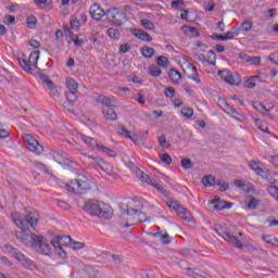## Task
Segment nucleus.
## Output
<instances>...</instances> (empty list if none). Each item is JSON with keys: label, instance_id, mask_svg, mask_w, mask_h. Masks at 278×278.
Segmentation results:
<instances>
[{"label": "nucleus", "instance_id": "f257e3e1", "mask_svg": "<svg viewBox=\"0 0 278 278\" xmlns=\"http://www.w3.org/2000/svg\"><path fill=\"white\" fill-rule=\"evenodd\" d=\"M11 218L14 225L21 228V231L15 232L16 240L22 242L25 247L34 248V243L38 239V235H31V230H29L27 226L30 225L33 229L38 227V212L31 211L26 214L24 218L17 213H12Z\"/></svg>", "mask_w": 278, "mask_h": 278}, {"label": "nucleus", "instance_id": "f03ea898", "mask_svg": "<svg viewBox=\"0 0 278 278\" xmlns=\"http://www.w3.org/2000/svg\"><path fill=\"white\" fill-rule=\"evenodd\" d=\"M84 211L89 214V216H97L104 220H110V218L114 216V210H112V206L99 200L87 201L85 203Z\"/></svg>", "mask_w": 278, "mask_h": 278}, {"label": "nucleus", "instance_id": "7ed1b4c3", "mask_svg": "<svg viewBox=\"0 0 278 278\" xmlns=\"http://www.w3.org/2000/svg\"><path fill=\"white\" fill-rule=\"evenodd\" d=\"M106 18L114 27H123V24L127 23V15L118 10V8L109 9L106 11Z\"/></svg>", "mask_w": 278, "mask_h": 278}, {"label": "nucleus", "instance_id": "20e7f679", "mask_svg": "<svg viewBox=\"0 0 278 278\" xmlns=\"http://www.w3.org/2000/svg\"><path fill=\"white\" fill-rule=\"evenodd\" d=\"M137 216L138 210L126 208L122 211L119 215V224L122 227H134L135 225H138V219L136 218Z\"/></svg>", "mask_w": 278, "mask_h": 278}, {"label": "nucleus", "instance_id": "39448f33", "mask_svg": "<svg viewBox=\"0 0 278 278\" xmlns=\"http://www.w3.org/2000/svg\"><path fill=\"white\" fill-rule=\"evenodd\" d=\"M3 252L8 255H11V257H14L17 262H20L23 266H29V258L21 252V250L14 248L10 243H5L3 245Z\"/></svg>", "mask_w": 278, "mask_h": 278}, {"label": "nucleus", "instance_id": "423d86ee", "mask_svg": "<svg viewBox=\"0 0 278 278\" xmlns=\"http://www.w3.org/2000/svg\"><path fill=\"white\" fill-rule=\"evenodd\" d=\"M73 242V238L71 236H56V241H51L52 247L54 248L55 253H58L59 257L62 260H66V252L62 248L61 244H71Z\"/></svg>", "mask_w": 278, "mask_h": 278}, {"label": "nucleus", "instance_id": "0eeeda50", "mask_svg": "<svg viewBox=\"0 0 278 278\" xmlns=\"http://www.w3.org/2000/svg\"><path fill=\"white\" fill-rule=\"evenodd\" d=\"M33 249H35V251H37V253H40L41 255H51V244H49L47 238L42 236L37 237L36 241L34 242Z\"/></svg>", "mask_w": 278, "mask_h": 278}, {"label": "nucleus", "instance_id": "6e6552de", "mask_svg": "<svg viewBox=\"0 0 278 278\" xmlns=\"http://www.w3.org/2000/svg\"><path fill=\"white\" fill-rule=\"evenodd\" d=\"M24 143L26 149L30 151V153H35V155H40L45 151L42 146L31 135H25L24 136Z\"/></svg>", "mask_w": 278, "mask_h": 278}, {"label": "nucleus", "instance_id": "1a4fd4ad", "mask_svg": "<svg viewBox=\"0 0 278 278\" xmlns=\"http://www.w3.org/2000/svg\"><path fill=\"white\" fill-rule=\"evenodd\" d=\"M217 75L225 81V84H229L230 86H240V83L242 81L238 73H231L227 70L218 71Z\"/></svg>", "mask_w": 278, "mask_h": 278}, {"label": "nucleus", "instance_id": "9d476101", "mask_svg": "<svg viewBox=\"0 0 278 278\" xmlns=\"http://www.w3.org/2000/svg\"><path fill=\"white\" fill-rule=\"evenodd\" d=\"M93 162H96L100 170H103V173H106V175L113 177V179H118L119 176L117 173H114V167L112 166V164L105 162L101 157H93Z\"/></svg>", "mask_w": 278, "mask_h": 278}, {"label": "nucleus", "instance_id": "9b49d317", "mask_svg": "<svg viewBox=\"0 0 278 278\" xmlns=\"http://www.w3.org/2000/svg\"><path fill=\"white\" fill-rule=\"evenodd\" d=\"M168 207H172L175 210V212L182 218V220H186L187 223H190L192 220V216H190V212L180 204L177 203V201H169L167 202Z\"/></svg>", "mask_w": 278, "mask_h": 278}, {"label": "nucleus", "instance_id": "f8f14e48", "mask_svg": "<svg viewBox=\"0 0 278 278\" xmlns=\"http://www.w3.org/2000/svg\"><path fill=\"white\" fill-rule=\"evenodd\" d=\"M72 186H74L77 194H86L87 191L90 190V182L85 176H80V178L74 179Z\"/></svg>", "mask_w": 278, "mask_h": 278}, {"label": "nucleus", "instance_id": "ddd939ff", "mask_svg": "<svg viewBox=\"0 0 278 278\" xmlns=\"http://www.w3.org/2000/svg\"><path fill=\"white\" fill-rule=\"evenodd\" d=\"M216 233H218V236H223L224 240H226V242H229V244H231L232 247H236V249H243L244 244H242V242H240V240H238L236 237L231 236V233L227 232V231H223L220 232V230H218V228H215Z\"/></svg>", "mask_w": 278, "mask_h": 278}, {"label": "nucleus", "instance_id": "4468645a", "mask_svg": "<svg viewBox=\"0 0 278 278\" xmlns=\"http://www.w3.org/2000/svg\"><path fill=\"white\" fill-rule=\"evenodd\" d=\"M89 14L93 21H101L106 16L105 11L99 5V3H93L89 9Z\"/></svg>", "mask_w": 278, "mask_h": 278}, {"label": "nucleus", "instance_id": "2eb2a0df", "mask_svg": "<svg viewBox=\"0 0 278 278\" xmlns=\"http://www.w3.org/2000/svg\"><path fill=\"white\" fill-rule=\"evenodd\" d=\"M132 36H136V38H139V40H143V42H152L153 38L151 37V35H149V33H146L142 29H138V28H132L130 29Z\"/></svg>", "mask_w": 278, "mask_h": 278}, {"label": "nucleus", "instance_id": "dca6fc26", "mask_svg": "<svg viewBox=\"0 0 278 278\" xmlns=\"http://www.w3.org/2000/svg\"><path fill=\"white\" fill-rule=\"evenodd\" d=\"M188 79L195 81V84H201V78H199V71L197 70V66H194L192 63H188Z\"/></svg>", "mask_w": 278, "mask_h": 278}, {"label": "nucleus", "instance_id": "f3484780", "mask_svg": "<svg viewBox=\"0 0 278 278\" xmlns=\"http://www.w3.org/2000/svg\"><path fill=\"white\" fill-rule=\"evenodd\" d=\"M65 97L67 99V102H64V108H73L75 103H77V91H67L65 93Z\"/></svg>", "mask_w": 278, "mask_h": 278}, {"label": "nucleus", "instance_id": "a211bd4d", "mask_svg": "<svg viewBox=\"0 0 278 278\" xmlns=\"http://www.w3.org/2000/svg\"><path fill=\"white\" fill-rule=\"evenodd\" d=\"M102 114L106 121H116V118H118L116 111H114L112 106L104 108Z\"/></svg>", "mask_w": 278, "mask_h": 278}, {"label": "nucleus", "instance_id": "6ab92c4d", "mask_svg": "<svg viewBox=\"0 0 278 278\" xmlns=\"http://www.w3.org/2000/svg\"><path fill=\"white\" fill-rule=\"evenodd\" d=\"M78 138H80V140H83V142H85V144H87V147H99V141H97V139L91 138L89 136H86L84 134H79Z\"/></svg>", "mask_w": 278, "mask_h": 278}, {"label": "nucleus", "instance_id": "aec40b11", "mask_svg": "<svg viewBox=\"0 0 278 278\" xmlns=\"http://www.w3.org/2000/svg\"><path fill=\"white\" fill-rule=\"evenodd\" d=\"M168 77L173 81V84H181V73H179L177 70L170 68L168 71Z\"/></svg>", "mask_w": 278, "mask_h": 278}, {"label": "nucleus", "instance_id": "412c9836", "mask_svg": "<svg viewBox=\"0 0 278 278\" xmlns=\"http://www.w3.org/2000/svg\"><path fill=\"white\" fill-rule=\"evenodd\" d=\"M231 207H233V203L227 202L225 200H219V202L214 204V210H216V212H220L223 210H231Z\"/></svg>", "mask_w": 278, "mask_h": 278}, {"label": "nucleus", "instance_id": "4be33fe9", "mask_svg": "<svg viewBox=\"0 0 278 278\" xmlns=\"http://www.w3.org/2000/svg\"><path fill=\"white\" fill-rule=\"evenodd\" d=\"M137 177H139V180L143 184H149L150 186H153L155 182L153 178L149 177V175L142 173L139 168L136 172Z\"/></svg>", "mask_w": 278, "mask_h": 278}, {"label": "nucleus", "instance_id": "5701e85b", "mask_svg": "<svg viewBox=\"0 0 278 278\" xmlns=\"http://www.w3.org/2000/svg\"><path fill=\"white\" fill-rule=\"evenodd\" d=\"M118 132L121 134V136H124V138H128L132 142H138V136L136 135L131 136V131L127 130L125 126L118 127Z\"/></svg>", "mask_w": 278, "mask_h": 278}, {"label": "nucleus", "instance_id": "b1692460", "mask_svg": "<svg viewBox=\"0 0 278 278\" xmlns=\"http://www.w3.org/2000/svg\"><path fill=\"white\" fill-rule=\"evenodd\" d=\"M34 2L40 10H53V3L49 2V0H34Z\"/></svg>", "mask_w": 278, "mask_h": 278}, {"label": "nucleus", "instance_id": "393cba45", "mask_svg": "<svg viewBox=\"0 0 278 278\" xmlns=\"http://www.w3.org/2000/svg\"><path fill=\"white\" fill-rule=\"evenodd\" d=\"M65 86L68 89L67 92H77V88H79V84L73 78H67L65 80Z\"/></svg>", "mask_w": 278, "mask_h": 278}, {"label": "nucleus", "instance_id": "a878e982", "mask_svg": "<svg viewBox=\"0 0 278 278\" xmlns=\"http://www.w3.org/2000/svg\"><path fill=\"white\" fill-rule=\"evenodd\" d=\"M38 60H40V51L36 50L30 52L28 63L30 66H38Z\"/></svg>", "mask_w": 278, "mask_h": 278}, {"label": "nucleus", "instance_id": "bb28decb", "mask_svg": "<svg viewBox=\"0 0 278 278\" xmlns=\"http://www.w3.org/2000/svg\"><path fill=\"white\" fill-rule=\"evenodd\" d=\"M141 55H143V58L149 60V59L153 58V55H155V49H153L149 46H144L141 48Z\"/></svg>", "mask_w": 278, "mask_h": 278}, {"label": "nucleus", "instance_id": "cd10ccee", "mask_svg": "<svg viewBox=\"0 0 278 278\" xmlns=\"http://www.w3.org/2000/svg\"><path fill=\"white\" fill-rule=\"evenodd\" d=\"M94 101L96 103H102L104 108H112V101L105 96H99L98 98H94Z\"/></svg>", "mask_w": 278, "mask_h": 278}, {"label": "nucleus", "instance_id": "c85d7f7f", "mask_svg": "<svg viewBox=\"0 0 278 278\" xmlns=\"http://www.w3.org/2000/svg\"><path fill=\"white\" fill-rule=\"evenodd\" d=\"M257 205H260V200H257L251 195L248 197V201H247L248 210H257Z\"/></svg>", "mask_w": 278, "mask_h": 278}, {"label": "nucleus", "instance_id": "c756f323", "mask_svg": "<svg viewBox=\"0 0 278 278\" xmlns=\"http://www.w3.org/2000/svg\"><path fill=\"white\" fill-rule=\"evenodd\" d=\"M256 175L262 177V179H265V181H270V169L268 168L261 167V169L256 172Z\"/></svg>", "mask_w": 278, "mask_h": 278}, {"label": "nucleus", "instance_id": "7c9ffc66", "mask_svg": "<svg viewBox=\"0 0 278 278\" xmlns=\"http://www.w3.org/2000/svg\"><path fill=\"white\" fill-rule=\"evenodd\" d=\"M202 184L205 188H212V186H216V179L214 176L208 175L203 178Z\"/></svg>", "mask_w": 278, "mask_h": 278}, {"label": "nucleus", "instance_id": "2f4dec72", "mask_svg": "<svg viewBox=\"0 0 278 278\" xmlns=\"http://www.w3.org/2000/svg\"><path fill=\"white\" fill-rule=\"evenodd\" d=\"M187 273L189 277L193 278H206L205 275H203V271L201 269H192V268H187Z\"/></svg>", "mask_w": 278, "mask_h": 278}, {"label": "nucleus", "instance_id": "473e14b6", "mask_svg": "<svg viewBox=\"0 0 278 278\" xmlns=\"http://www.w3.org/2000/svg\"><path fill=\"white\" fill-rule=\"evenodd\" d=\"M52 157L55 160V162H58V164H71V160L64 159V156H62V154L59 152H53Z\"/></svg>", "mask_w": 278, "mask_h": 278}, {"label": "nucleus", "instance_id": "72a5a7b5", "mask_svg": "<svg viewBox=\"0 0 278 278\" xmlns=\"http://www.w3.org/2000/svg\"><path fill=\"white\" fill-rule=\"evenodd\" d=\"M18 63L26 73H31V65L27 59H18Z\"/></svg>", "mask_w": 278, "mask_h": 278}, {"label": "nucleus", "instance_id": "f704fd0d", "mask_svg": "<svg viewBox=\"0 0 278 278\" xmlns=\"http://www.w3.org/2000/svg\"><path fill=\"white\" fill-rule=\"evenodd\" d=\"M170 61H168V58L161 55L156 59L157 66H161L162 68H166L168 66Z\"/></svg>", "mask_w": 278, "mask_h": 278}, {"label": "nucleus", "instance_id": "c9c22d12", "mask_svg": "<svg viewBox=\"0 0 278 278\" xmlns=\"http://www.w3.org/2000/svg\"><path fill=\"white\" fill-rule=\"evenodd\" d=\"M249 166L252 170H254V173L257 174L262 169V162L252 160L250 161Z\"/></svg>", "mask_w": 278, "mask_h": 278}, {"label": "nucleus", "instance_id": "e433bc0d", "mask_svg": "<svg viewBox=\"0 0 278 278\" xmlns=\"http://www.w3.org/2000/svg\"><path fill=\"white\" fill-rule=\"evenodd\" d=\"M180 114L184 116V118H192L194 115V110L192 108H185L181 110Z\"/></svg>", "mask_w": 278, "mask_h": 278}, {"label": "nucleus", "instance_id": "4c0bfd02", "mask_svg": "<svg viewBox=\"0 0 278 278\" xmlns=\"http://www.w3.org/2000/svg\"><path fill=\"white\" fill-rule=\"evenodd\" d=\"M106 34L109 38H114L115 40H118L121 38V33L116 28H109L106 30Z\"/></svg>", "mask_w": 278, "mask_h": 278}, {"label": "nucleus", "instance_id": "58836bf2", "mask_svg": "<svg viewBox=\"0 0 278 278\" xmlns=\"http://www.w3.org/2000/svg\"><path fill=\"white\" fill-rule=\"evenodd\" d=\"M262 62V58L260 56H250L247 59V63L251 64L252 66H260Z\"/></svg>", "mask_w": 278, "mask_h": 278}, {"label": "nucleus", "instance_id": "ea45409f", "mask_svg": "<svg viewBox=\"0 0 278 278\" xmlns=\"http://www.w3.org/2000/svg\"><path fill=\"white\" fill-rule=\"evenodd\" d=\"M219 101L224 105L223 110L228 112V114H238V111H236L233 108H231V105H229V103H227V101H225L224 99L219 100Z\"/></svg>", "mask_w": 278, "mask_h": 278}, {"label": "nucleus", "instance_id": "a19ab883", "mask_svg": "<svg viewBox=\"0 0 278 278\" xmlns=\"http://www.w3.org/2000/svg\"><path fill=\"white\" fill-rule=\"evenodd\" d=\"M149 75H151V77H160V75H162V70L157 66H150Z\"/></svg>", "mask_w": 278, "mask_h": 278}, {"label": "nucleus", "instance_id": "79ce46f5", "mask_svg": "<svg viewBox=\"0 0 278 278\" xmlns=\"http://www.w3.org/2000/svg\"><path fill=\"white\" fill-rule=\"evenodd\" d=\"M141 25L144 29H148V31H153V29H155V25L149 20H141Z\"/></svg>", "mask_w": 278, "mask_h": 278}, {"label": "nucleus", "instance_id": "37998d69", "mask_svg": "<svg viewBox=\"0 0 278 278\" xmlns=\"http://www.w3.org/2000/svg\"><path fill=\"white\" fill-rule=\"evenodd\" d=\"M136 218H137V225H139V223H147L149 220V217L147 216V214L140 211H137Z\"/></svg>", "mask_w": 278, "mask_h": 278}, {"label": "nucleus", "instance_id": "c03bdc74", "mask_svg": "<svg viewBox=\"0 0 278 278\" xmlns=\"http://www.w3.org/2000/svg\"><path fill=\"white\" fill-rule=\"evenodd\" d=\"M181 166L185 170H190V168H193L194 163L190 159H184L181 160Z\"/></svg>", "mask_w": 278, "mask_h": 278}, {"label": "nucleus", "instance_id": "a18cd8bd", "mask_svg": "<svg viewBox=\"0 0 278 278\" xmlns=\"http://www.w3.org/2000/svg\"><path fill=\"white\" fill-rule=\"evenodd\" d=\"M267 192H268V194L274 197V199H276V201L278 202V188H277V186L267 187Z\"/></svg>", "mask_w": 278, "mask_h": 278}, {"label": "nucleus", "instance_id": "49530a36", "mask_svg": "<svg viewBox=\"0 0 278 278\" xmlns=\"http://www.w3.org/2000/svg\"><path fill=\"white\" fill-rule=\"evenodd\" d=\"M36 23H38V18H36V16L34 15L28 16L26 20V25H28L30 29H34V27H36Z\"/></svg>", "mask_w": 278, "mask_h": 278}, {"label": "nucleus", "instance_id": "de8ad7c7", "mask_svg": "<svg viewBox=\"0 0 278 278\" xmlns=\"http://www.w3.org/2000/svg\"><path fill=\"white\" fill-rule=\"evenodd\" d=\"M255 77H249L245 81H244V88H249L250 90H253V88H255Z\"/></svg>", "mask_w": 278, "mask_h": 278}, {"label": "nucleus", "instance_id": "09e8293b", "mask_svg": "<svg viewBox=\"0 0 278 278\" xmlns=\"http://www.w3.org/2000/svg\"><path fill=\"white\" fill-rule=\"evenodd\" d=\"M160 160L163 162V164H170L173 162V159L170 157V154H160Z\"/></svg>", "mask_w": 278, "mask_h": 278}, {"label": "nucleus", "instance_id": "8fccbe9b", "mask_svg": "<svg viewBox=\"0 0 278 278\" xmlns=\"http://www.w3.org/2000/svg\"><path fill=\"white\" fill-rule=\"evenodd\" d=\"M159 143H160V147H162L163 149L170 148V144H168V141H166V137L164 135L159 137Z\"/></svg>", "mask_w": 278, "mask_h": 278}, {"label": "nucleus", "instance_id": "3c124183", "mask_svg": "<svg viewBox=\"0 0 278 278\" xmlns=\"http://www.w3.org/2000/svg\"><path fill=\"white\" fill-rule=\"evenodd\" d=\"M153 188H156V190H159V192H161V194H163V197H168V191L166 189H164L163 187L160 186V184L154 182L152 184Z\"/></svg>", "mask_w": 278, "mask_h": 278}, {"label": "nucleus", "instance_id": "603ef678", "mask_svg": "<svg viewBox=\"0 0 278 278\" xmlns=\"http://www.w3.org/2000/svg\"><path fill=\"white\" fill-rule=\"evenodd\" d=\"M182 28L185 29V31H189L193 36H199V29H197V27L182 26Z\"/></svg>", "mask_w": 278, "mask_h": 278}, {"label": "nucleus", "instance_id": "864d4df0", "mask_svg": "<svg viewBox=\"0 0 278 278\" xmlns=\"http://www.w3.org/2000/svg\"><path fill=\"white\" fill-rule=\"evenodd\" d=\"M70 25H71L72 29H79V27H80L79 20H77V17H72L70 21Z\"/></svg>", "mask_w": 278, "mask_h": 278}, {"label": "nucleus", "instance_id": "5fc2aeb1", "mask_svg": "<svg viewBox=\"0 0 278 278\" xmlns=\"http://www.w3.org/2000/svg\"><path fill=\"white\" fill-rule=\"evenodd\" d=\"M65 189L67 192H72L73 194H77V189H75V185H73V180L65 185Z\"/></svg>", "mask_w": 278, "mask_h": 278}, {"label": "nucleus", "instance_id": "6e6d98bb", "mask_svg": "<svg viewBox=\"0 0 278 278\" xmlns=\"http://www.w3.org/2000/svg\"><path fill=\"white\" fill-rule=\"evenodd\" d=\"M238 34H239L238 31L230 30L224 35V38H225V40H233V38H236V36H238Z\"/></svg>", "mask_w": 278, "mask_h": 278}, {"label": "nucleus", "instance_id": "4d7b16f0", "mask_svg": "<svg viewBox=\"0 0 278 278\" xmlns=\"http://www.w3.org/2000/svg\"><path fill=\"white\" fill-rule=\"evenodd\" d=\"M165 97L168 99H173L175 97V88L174 87H167L165 89Z\"/></svg>", "mask_w": 278, "mask_h": 278}, {"label": "nucleus", "instance_id": "13d9d810", "mask_svg": "<svg viewBox=\"0 0 278 278\" xmlns=\"http://www.w3.org/2000/svg\"><path fill=\"white\" fill-rule=\"evenodd\" d=\"M216 186L220 192H227V190H229V185L227 182H217Z\"/></svg>", "mask_w": 278, "mask_h": 278}, {"label": "nucleus", "instance_id": "bf43d9fd", "mask_svg": "<svg viewBox=\"0 0 278 278\" xmlns=\"http://www.w3.org/2000/svg\"><path fill=\"white\" fill-rule=\"evenodd\" d=\"M129 51H131V45H129V43H123L119 47V53H127Z\"/></svg>", "mask_w": 278, "mask_h": 278}, {"label": "nucleus", "instance_id": "052dcab7", "mask_svg": "<svg viewBox=\"0 0 278 278\" xmlns=\"http://www.w3.org/2000/svg\"><path fill=\"white\" fill-rule=\"evenodd\" d=\"M241 27H242L243 31H249L250 29H253V23L245 21L242 23Z\"/></svg>", "mask_w": 278, "mask_h": 278}, {"label": "nucleus", "instance_id": "680f3d73", "mask_svg": "<svg viewBox=\"0 0 278 278\" xmlns=\"http://www.w3.org/2000/svg\"><path fill=\"white\" fill-rule=\"evenodd\" d=\"M10 134L8 132V130L0 125V140H5V138H8Z\"/></svg>", "mask_w": 278, "mask_h": 278}, {"label": "nucleus", "instance_id": "e2e57ef3", "mask_svg": "<svg viewBox=\"0 0 278 278\" xmlns=\"http://www.w3.org/2000/svg\"><path fill=\"white\" fill-rule=\"evenodd\" d=\"M160 238L163 244H170V236H168V233H164V235L161 233Z\"/></svg>", "mask_w": 278, "mask_h": 278}, {"label": "nucleus", "instance_id": "0e129e2a", "mask_svg": "<svg viewBox=\"0 0 278 278\" xmlns=\"http://www.w3.org/2000/svg\"><path fill=\"white\" fill-rule=\"evenodd\" d=\"M111 258L117 266L123 264V258L118 254H113Z\"/></svg>", "mask_w": 278, "mask_h": 278}, {"label": "nucleus", "instance_id": "69168bd1", "mask_svg": "<svg viewBox=\"0 0 278 278\" xmlns=\"http://www.w3.org/2000/svg\"><path fill=\"white\" fill-rule=\"evenodd\" d=\"M70 244H73V249L79 250L84 249L86 245L79 241H75L72 239V242Z\"/></svg>", "mask_w": 278, "mask_h": 278}, {"label": "nucleus", "instance_id": "338daca9", "mask_svg": "<svg viewBox=\"0 0 278 278\" xmlns=\"http://www.w3.org/2000/svg\"><path fill=\"white\" fill-rule=\"evenodd\" d=\"M72 40L74 41L75 47H84V39H79V37L74 36Z\"/></svg>", "mask_w": 278, "mask_h": 278}, {"label": "nucleus", "instance_id": "774afa93", "mask_svg": "<svg viewBox=\"0 0 278 278\" xmlns=\"http://www.w3.org/2000/svg\"><path fill=\"white\" fill-rule=\"evenodd\" d=\"M266 223H268L269 227H278V220L277 219H270V217H268L266 219Z\"/></svg>", "mask_w": 278, "mask_h": 278}]
</instances>
